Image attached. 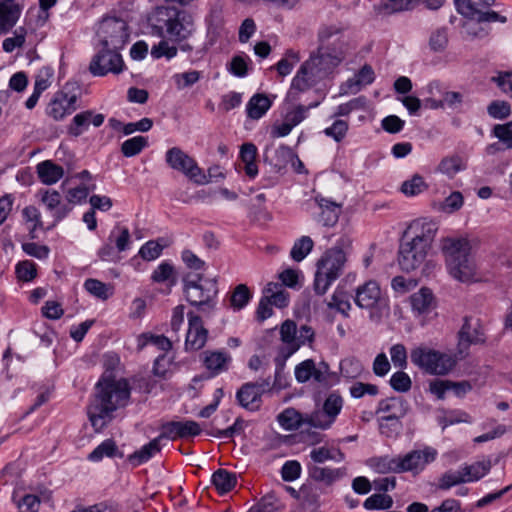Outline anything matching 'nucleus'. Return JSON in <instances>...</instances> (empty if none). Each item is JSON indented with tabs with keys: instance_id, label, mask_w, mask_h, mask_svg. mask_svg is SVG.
<instances>
[{
	"instance_id": "6ab92c4d",
	"label": "nucleus",
	"mask_w": 512,
	"mask_h": 512,
	"mask_svg": "<svg viewBox=\"0 0 512 512\" xmlns=\"http://www.w3.org/2000/svg\"><path fill=\"white\" fill-rule=\"evenodd\" d=\"M280 339L282 344L278 347V355L275 363L279 366L286 362L298 349L297 325L293 320H285L280 327Z\"/></svg>"
},
{
	"instance_id": "20e7f679",
	"label": "nucleus",
	"mask_w": 512,
	"mask_h": 512,
	"mask_svg": "<svg viewBox=\"0 0 512 512\" xmlns=\"http://www.w3.org/2000/svg\"><path fill=\"white\" fill-rule=\"evenodd\" d=\"M341 29L331 25L323 26L318 31V48L311 53L308 61L325 77L333 72L346 57V43L339 36Z\"/></svg>"
},
{
	"instance_id": "423d86ee",
	"label": "nucleus",
	"mask_w": 512,
	"mask_h": 512,
	"mask_svg": "<svg viewBox=\"0 0 512 512\" xmlns=\"http://www.w3.org/2000/svg\"><path fill=\"white\" fill-rule=\"evenodd\" d=\"M436 451L432 448L424 450H413L403 457H392L389 455L372 457L369 459V466L377 473H403L422 471L425 466L436 458Z\"/></svg>"
},
{
	"instance_id": "09e8293b",
	"label": "nucleus",
	"mask_w": 512,
	"mask_h": 512,
	"mask_svg": "<svg viewBox=\"0 0 512 512\" xmlns=\"http://www.w3.org/2000/svg\"><path fill=\"white\" fill-rule=\"evenodd\" d=\"M393 506V499L390 495L376 493L369 496L363 503L366 510H387Z\"/></svg>"
},
{
	"instance_id": "a18cd8bd",
	"label": "nucleus",
	"mask_w": 512,
	"mask_h": 512,
	"mask_svg": "<svg viewBox=\"0 0 512 512\" xmlns=\"http://www.w3.org/2000/svg\"><path fill=\"white\" fill-rule=\"evenodd\" d=\"M314 242L309 236L297 239L291 248L290 256L296 262H301L313 249Z\"/></svg>"
},
{
	"instance_id": "49530a36",
	"label": "nucleus",
	"mask_w": 512,
	"mask_h": 512,
	"mask_svg": "<svg viewBox=\"0 0 512 512\" xmlns=\"http://www.w3.org/2000/svg\"><path fill=\"white\" fill-rule=\"evenodd\" d=\"M148 146V139L144 136H135L125 140L121 145V152L125 157L138 155Z\"/></svg>"
},
{
	"instance_id": "e2e57ef3",
	"label": "nucleus",
	"mask_w": 512,
	"mask_h": 512,
	"mask_svg": "<svg viewBox=\"0 0 512 512\" xmlns=\"http://www.w3.org/2000/svg\"><path fill=\"white\" fill-rule=\"evenodd\" d=\"M389 383L393 390L400 393L408 392L412 386L410 376L404 371H397L392 374Z\"/></svg>"
},
{
	"instance_id": "473e14b6",
	"label": "nucleus",
	"mask_w": 512,
	"mask_h": 512,
	"mask_svg": "<svg viewBox=\"0 0 512 512\" xmlns=\"http://www.w3.org/2000/svg\"><path fill=\"white\" fill-rule=\"evenodd\" d=\"M212 484L219 494L230 492L237 483L236 474L225 469H218L212 474Z\"/></svg>"
},
{
	"instance_id": "3c124183",
	"label": "nucleus",
	"mask_w": 512,
	"mask_h": 512,
	"mask_svg": "<svg viewBox=\"0 0 512 512\" xmlns=\"http://www.w3.org/2000/svg\"><path fill=\"white\" fill-rule=\"evenodd\" d=\"M466 483L463 477L462 471L459 468L458 470H448L443 473L438 479L437 488L439 490H449L454 486Z\"/></svg>"
},
{
	"instance_id": "a19ab883",
	"label": "nucleus",
	"mask_w": 512,
	"mask_h": 512,
	"mask_svg": "<svg viewBox=\"0 0 512 512\" xmlns=\"http://www.w3.org/2000/svg\"><path fill=\"white\" fill-rule=\"evenodd\" d=\"M330 309H335L345 317H348V312L351 309L350 295L342 288L337 287L328 303Z\"/></svg>"
},
{
	"instance_id": "1a4fd4ad",
	"label": "nucleus",
	"mask_w": 512,
	"mask_h": 512,
	"mask_svg": "<svg viewBox=\"0 0 512 512\" xmlns=\"http://www.w3.org/2000/svg\"><path fill=\"white\" fill-rule=\"evenodd\" d=\"M410 360L413 365L430 375H446L456 365L452 356L425 345L411 349Z\"/></svg>"
},
{
	"instance_id": "bf43d9fd",
	"label": "nucleus",
	"mask_w": 512,
	"mask_h": 512,
	"mask_svg": "<svg viewBox=\"0 0 512 512\" xmlns=\"http://www.w3.org/2000/svg\"><path fill=\"white\" fill-rule=\"evenodd\" d=\"M362 365L355 358H346L340 363V372L344 378L355 379L362 373Z\"/></svg>"
},
{
	"instance_id": "0e129e2a",
	"label": "nucleus",
	"mask_w": 512,
	"mask_h": 512,
	"mask_svg": "<svg viewBox=\"0 0 512 512\" xmlns=\"http://www.w3.org/2000/svg\"><path fill=\"white\" fill-rule=\"evenodd\" d=\"M248 61H250V59L246 55H235L231 59L227 69L236 77H245L248 74Z\"/></svg>"
},
{
	"instance_id": "b1692460",
	"label": "nucleus",
	"mask_w": 512,
	"mask_h": 512,
	"mask_svg": "<svg viewBox=\"0 0 512 512\" xmlns=\"http://www.w3.org/2000/svg\"><path fill=\"white\" fill-rule=\"evenodd\" d=\"M21 14V7L14 0L0 1V32L7 33L10 31Z\"/></svg>"
},
{
	"instance_id": "5701e85b",
	"label": "nucleus",
	"mask_w": 512,
	"mask_h": 512,
	"mask_svg": "<svg viewBox=\"0 0 512 512\" xmlns=\"http://www.w3.org/2000/svg\"><path fill=\"white\" fill-rule=\"evenodd\" d=\"M409 410L408 402L402 397H389L379 401L376 414L385 413L387 417L403 419Z\"/></svg>"
},
{
	"instance_id": "39448f33",
	"label": "nucleus",
	"mask_w": 512,
	"mask_h": 512,
	"mask_svg": "<svg viewBox=\"0 0 512 512\" xmlns=\"http://www.w3.org/2000/svg\"><path fill=\"white\" fill-rule=\"evenodd\" d=\"M185 300L206 317L212 315L218 305V284L215 279H209L202 272L185 273L182 277Z\"/></svg>"
},
{
	"instance_id": "ddd939ff",
	"label": "nucleus",
	"mask_w": 512,
	"mask_h": 512,
	"mask_svg": "<svg viewBox=\"0 0 512 512\" xmlns=\"http://www.w3.org/2000/svg\"><path fill=\"white\" fill-rule=\"evenodd\" d=\"M343 408V398L336 392L330 393L322 406V410L314 411L307 423L314 428L326 430L336 421Z\"/></svg>"
},
{
	"instance_id": "7c9ffc66",
	"label": "nucleus",
	"mask_w": 512,
	"mask_h": 512,
	"mask_svg": "<svg viewBox=\"0 0 512 512\" xmlns=\"http://www.w3.org/2000/svg\"><path fill=\"white\" fill-rule=\"evenodd\" d=\"M272 106V101L262 93L254 94L246 105L247 117L257 120L263 117Z\"/></svg>"
},
{
	"instance_id": "0eeeda50",
	"label": "nucleus",
	"mask_w": 512,
	"mask_h": 512,
	"mask_svg": "<svg viewBox=\"0 0 512 512\" xmlns=\"http://www.w3.org/2000/svg\"><path fill=\"white\" fill-rule=\"evenodd\" d=\"M346 261V253L340 247L325 251L316 264L317 270L313 282L315 294L322 296L327 292L331 284L343 273Z\"/></svg>"
},
{
	"instance_id": "c756f323",
	"label": "nucleus",
	"mask_w": 512,
	"mask_h": 512,
	"mask_svg": "<svg viewBox=\"0 0 512 512\" xmlns=\"http://www.w3.org/2000/svg\"><path fill=\"white\" fill-rule=\"evenodd\" d=\"M37 174L43 184L52 185L64 176V169L51 160H45L37 165Z\"/></svg>"
},
{
	"instance_id": "13d9d810",
	"label": "nucleus",
	"mask_w": 512,
	"mask_h": 512,
	"mask_svg": "<svg viewBox=\"0 0 512 512\" xmlns=\"http://www.w3.org/2000/svg\"><path fill=\"white\" fill-rule=\"evenodd\" d=\"M22 216L26 222H32L33 225L29 229V235L31 239L36 238L34 232L37 229L43 228V222L41 221V214L35 206H27L22 210Z\"/></svg>"
},
{
	"instance_id": "9b49d317",
	"label": "nucleus",
	"mask_w": 512,
	"mask_h": 512,
	"mask_svg": "<svg viewBox=\"0 0 512 512\" xmlns=\"http://www.w3.org/2000/svg\"><path fill=\"white\" fill-rule=\"evenodd\" d=\"M313 61L306 60L302 63L296 75L293 77L287 98L291 101H299L300 95L316 86L326 78L314 65Z\"/></svg>"
},
{
	"instance_id": "aec40b11",
	"label": "nucleus",
	"mask_w": 512,
	"mask_h": 512,
	"mask_svg": "<svg viewBox=\"0 0 512 512\" xmlns=\"http://www.w3.org/2000/svg\"><path fill=\"white\" fill-rule=\"evenodd\" d=\"M201 431L200 425L193 420L168 421L163 423L160 427V438L172 441L176 439H187L198 436Z\"/></svg>"
},
{
	"instance_id": "9d476101",
	"label": "nucleus",
	"mask_w": 512,
	"mask_h": 512,
	"mask_svg": "<svg viewBox=\"0 0 512 512\" xmlns=\"http://www.w3.org/2000/svg\"><path fill=\"white\" fill-rule=\"evenodd\" d=\"M165 161L167 165L184 174L189 180L197 185L209 183L204 171L198 166L194 158L188 155L179 147H172L166 151Z\"/></svg>"
},
{
	"instance_id": "338daca9",
	"label": "nucleus",
	"mask_w": 512,
	"mask_h": 512,
	"mask_svg": "<svg viewBox=\"0 0 512 512\" xmlns=\"http://www.w3.org/2000/svg\"><path fill=\"white\" fill-rule=\"evenodd\" d=\"M84 288L91 295L106 300L109 298L110 294L108 293V287L105 283L100 280L89 278L84 282Z\"/></svg>"
},
{
	"instance_id": "f03ea898",
	"label": "nucleus",
	"mask_w": 512,
	"mask_h": 512,
	"mask_svg": "<svg viewBox=\"0 0 512 512\" xmlns=\"http://www.w3.org/2000/svg\"><path fill=\"white\" fill-rule=\"evenodd\" d=\"M151 34L173 43L187 41L195 31L193 16L174 6H159L148 17Z\"/></svg>"
},
{
	"instance_id": "c9c22d12",
	"label": "nucleus",
	"mask_w": 512,
	"mask_h": 512,
	"mask_svg": "<svg viewBox=\"0 0 512 512\" xmlns=\"http://www.w3.org/2000/svg\"><path fill=\"white\" fill-rule=\"evenodd\" d=\"M104 457L114 458L123 457V453L119 451L116 442L109 438L99 444L89 455L88 460L92 462H99Z\"/></svg>"
},
{
	"instance_id": "4468645a",
	"label": "nucleus",
	"mask_w": 512,
	"mask_h": 512,
	"mask_svg": "<svg viewBox=\"0 0 512 512\" xmlns=\"http://www.w3.org/2000/svg\"><path fill=\"white\" fill-rule=\"evenodd\" d=\"M123 69L124 61L119 51L104 46L93 56L89 64V71L93 76L119 74Z\"/></svg>"
},
{
	"instance_id": "2eb2a0df",
	"label": "nucleus",
	"mask_w": 512,
	"mask_h": 512,
	"mask_svg": "<svg viewBox=\"0 0 512 512\" xmlns=\"http://www.w3.org/2000/svg\"><path fill=\"white\" fill-rule=\"evenodd\" d=\"M427 254V249L402 235L397 258L402 271L410 272L420 267L425 261Z\"/></svg>"
},
{
	"instance_id": "72a5a7b5",
	"label": "nucleus",
	"mask_w": 512,
	"mask_h": 512,
	"mask_svg": "<svg viewBox=\"0 0 512 512\" xmlns=\"http://www.w3.org/2000/svg\"><path fill=\"white\" fill-rule=\"evenodd\" d=\"M257 147L253 143H244L240 148V159L245 164L246 175L253 179L258 175L256 164Z\"/></svg>"
},
{
	"instance_id": "f257e3e1",
	"label": "nucleus",
	"mask_w": 512,
	"mask_h": 512,
	"mask_svg": "<svg viewBox=\"0 0 512 512\" xmlns=\"http://www.w3.org/2000/svg\"><path fill=\"white\" fill-rule=\"evenodd\" d=\"M96 393L87 407V415L96 432L102 431L113 419V412L125 407L130 398V386L125 378L101 377Z\"/></svg>"
},
{
	"instance_id": "680f3d73",
	"label": "nucleus",
	"mask_w": 512,
	"mask_h": 512,
	"mask_svg": "<svg viewBox=\"0 0 512 512\" xmlns=\"http://www.w3.org/2000/svg\"><path fill=\"white\" fill-rule=\"evenodd\" d=\"M53 75V68L49 66L42 67L35 77L33 91L42 94L51 85V79Z\"/></svg>"
},
{
	"instance_id": "2f4dec72",
	"label": "nucleus",
	"mask_w": 512,
	"mask_h": 512,
	"mask_svg": "<svg viewBox=\"0 0 512 512\" xmlns=\"http://www.w3.org/2000/svg\"><path fill=\"white\" fill-rule=\"evenodd\" d=\"M308 475L316 482H323L326 485H332L335 481L342 477L340 469L320 467L317 465L307 466Z\"/></svg>"
},
{
	"instance_id": "864d4df0",
	"label": "nucleus",
	"mask_w": 512,
	"mask_h": 512,
	"mask_svg": "<svg viewBox=\"0 0 512 512\" xmlns=\"http://www.w3.org/2000/svg\"><path fill=\"white\" fill-rule=\"evenodd\" d=\"M378 423L380 433L388 438L398 435L403 427L402 419H396V417L381 416Z\"/></svg>"
},
{
	"instance_id": "6e6d98bb",
	"label": "nucleus",
	"mask_w": 512,
	"mask_h": 512,
	"mask_svg": "<svg viewBox=\"0 0 512 512\" xmlns=\"http://www.w3.org/2000/svg\"><path fill=\"white\" fill-rule=\"evenodd\" d=\"M300 61L299 53L294 50H288L285 56L276 64V70L282 77L291 73L293 67Z\"/></svg>"
},
{
	"instance_id": "a878e982",
	"label": "nucleus",
	"mask_w": 512,
	"mask_h": 512,
	"mask_svg": "<svg viewBox=\"0 0 512 512\" xmlns=\"http://www.w3.org/2000/svg\"><path fill=\"white\" fill-rule=\"evenodd\" d=\"M412 310L417 314H427L436 307L435 297L431 289L422 287L410 296Z\"/></svg>"
},
{
	"instance_id": "4d7b16f0",
	"label": "nucleus",
	"mask_w": 512,
	"mask_h": 512,
	"mask_svg": "<svg viewBox=\"0 0 512 512\" xmlns=\"http://www.w3.org/2000/svg\"><path fill=\"white\" fill-rule=\"evenodd\" d=\"M115 237L118 252L126 251L130 244V232L127 227L116 225L110 233L109 240Z\"/></svg>"
},
{
	"instance_id": "603ef678",
	"label": "nucleus",
	"mask_w": 512,
	"mask_h": 512,
	"mask_svg": "<svg viewBox=\"0 0 512 512\" xmlns=\"http://www.w3.org/2000/svg\"><path fill=\"white\" fill-rule=\"evenodd\" d=\"M151 279L156 283L170 281V284L174 285L176 283L174 266L169 262H162L153 271Z\"/></svg>"
},
{
	"instance_id": "6e6552de",
	"label": "nucleus",
	"mask_w": 512,
	"mask_h": 512,
	"mask_svg": "<svg viewBox=\"0 0 512 512\" xmlns=\"http://www.w3.org/2000/svg\"><path fill=\"white\" fill-rule=\"evenodd\" d=\"M81 85L78 81H67L56 91L45 109L46 115L54 121H62L79 108Z\"/></svg>"
},
{
	"instance_id": "69168bd1",
	"label": "nucleus",
	"mask_w": 512,
	"mask_h": 512,
	"mask_svg": "<svg viewBox=\"0 0 512 512\" xmlns=\"http://www.w3.org/2000/svg\"><path fill=\"white\" fill-rule=\"evenodd\" d=\"M201 78V72L197 70H191L183 73H177L173 76L176 87L181 90L191 87L197 83Z\"/></svg>"
},
{
	"instance_id": "4be33fe9",
	"label": "nucleus",
	"mask_w": 512,
	"mask_h": 512,
	"mask_svg": "<svg viewBox=\"0 0 512 512\" xmlns=\"http://www.w3.org/2000/svg\"><path fill=\"white\" fill-rule=\"evenodd\" d=\"M375 80V73L371 65L365 64L360 70L341 85L342 93H357L363 86L370 85Z\"/></svg>"
},
{
	"instance_id": "774afa93",
	"label": "nucleus",
	"mask_w": 512,
	"mask_h": 512,
	"mask_svg": "<svg viewBox=\"0 0 512 512\" xmlns=\"http://www.w3.org/2000/svg\"><path fill=\"white\" fill-rule=\"evenodd\" d=\"M40 498L34 494L24 495L18 502V512H39Z\"/></svg>"
},
{
	"instance_id": "8fccbe9b",
	"label": "nucleus",
	"mask_w": 512,
	"mask_h": 512,
	"mask_svg": "<svg viewBox=\"0 0 512 512\" xmlns=\"http://www.w3.org/2000/svg\"><path fill=\"white\" fill-rule=\"evenodd\" d=\"M252 294L245 284L237 285L230 297V304L234 310L243 309L251 300Z\"/></svg>"
},
{
	"instance_id": "f8f14e48",
	"label": "nucleus",
	"mask_w": 512,
	"mask_h": 512,
	"mask_svg": "<svg viewBox=\"0 0 512 512\" xmlns=\"http://www.w3.org/2000/svg\"><path fill=\"white\" fill-rule=\"evenodd\" d=\"M127 30V23L120 18L103 19L99 28L101 45L119 51L129 39Z\"/></svg>"
},
{
	"instance_id": "f704fd0d",
	"label": "nucleus",
	"mask_w": 512,
	"mask_h": 512,
	"mask_svg": "<svg viewBox=\"0 0 512 512\" xmlns=\"http://www.w3.org/2000/svg\"><path fill=\"white\" fill-rule=\"evenodd\" d=\"M492 464L490 460L474 462L470 465L461 466L465 482H475L487 475L491 470Z\"/></svg>"
},
{
	"instance_id": "7ed1b4c3",
	"label": "nucleus",
	"mask_w": 512,
	"mask_h": 512,
	"mask_svg": "<svg viewBox=\"0 0 512 512\" xmlns=\"http://www.w3.org/2000/svg\"><path fill=\"white\" fill-rule=\"evenodd\" d=\"M441 251L446 269L452 278L462 283L470 282L475 278L477 265L471 254V242L467 237L443 238Z\"/></svg>"
},
{
	"instance_id": "393cba45",
	"label": "nucleus",
	"mask_w": 512,
	"mask_h": 512,
	"mask_svg": "<svg viewBox=\"0 0 512 512\" xmlns=\"http://www.w3.org/2000/svg\"><path fill=\"white\" fill-rule=\"evenodd\" d=\"M315 202L321 209L318 221L326 227H333L338 222L341 206L322 196H316Z\"/></svg>"
},
{
	"instance_id": "cd10ccee",
	"label": "nucleus",
	"mask_w": 512,
	"mask_h": 512,
	"mask_svg": "<svg viewBox=\"0 0 512 512\" xmlns=\"http://www.w3.org/2000/svg\"><path fill=\"white\" fill-rule=\"evenodd\" d=\"M459 345L468 348L472 344H479L485 342V336L482 332L480 325L477 323L472 327L471 318L466 316L464 323L458 332Z\"/></svg>"
},
{
	"instance_id": "dca6fc26",
	"label": "nucleus",
	"mask_w": 512,
	"mask_h": 512,
	"mask_svg": "<svg viewBox=\"0 0 512 512\" xmlns=\"http://www.w3.org/2000/svg\"><path fill=\"white\" fill-rule=\"evenodd\" d=\"M438 229L439 226L436 221L420 218L413 220L402 235L410 238L429 251Z\"/></svg>"
},
{
	"instance_id": "c03bdc74",
	"label": "nucleus",
	"mask_w": 512,
	"mask_h": 512,
	"mask_svg": "<svg viewBox=\"0 0 512 512\" xmlns=\"http://www.w3.org/2000/svg\"><path fill=\"white\" fill-rule=\"evenodd\" d=\"M321 493L322 491L319 487L311 484L302 485L298 491V494L301 495V501L303 504L314 509L320 506Z\"/></svg>"
},
{
	"instance_id": "de8ad7c7",
	"label": "nucleus",
	"mask_w": 512,
	"mask_h": 512,
	"mask_svg": "<svg viewBox=\"0 0 512 512\" xmlns=\"http://www.w3.org/2000/svg\"><path fill=\"white\" fill-rule=\"evenodd\" d=\"M293 157H296V154L292 148L282 144L274 151V158L271 164L275 171L280 172L289 162L293 161Z\"/></svg>"
},
{
	"instance_id": "412c9836",
	"label": "nucleus",
	"mask_w": 512,
	"mask_h": 512,
	"mask_svg": "<svg viewBox=\"0 0 512 512\" xmlns=\"http://www.w3.org/2000/svg\"><path fill=\"white\" fill-rule=\"evenodd\" d=\"M203 365L210 372L212 377L217 376L229 369L232 358L228 352L220 350H207L203 352Z\"/></svg>"
},
{
	"instance_id": "bb28decb",
	"label": "nucleus",
	"mask_w": 512,
	"mask_h": 512,
	"mask_svg": "<svg viewBox=\"0 0 512 512\" xmlns=\"http://www.w3.org/2000/svg\"><path fill=\"white\" fill-rule=\"evenodd\" d=\"M161 440L162 438H160L159 434L156 438L142 446L139 450H136L132 454L128 455V462L131 463L133 467H137L148 462L154 455L161 452Z\"/></svg>"
},
{
	"instance_id": "4c0bfd02",
	"label": "nucleus",
	"mask_w": 512,
	"mask_h": 512,
	"mask_svg": "<svg viewBox=\"0 0 512 512\" xmlns=\"http://www.w3.org/2000/svg\"><path fill=\"white\" fill-rule=\"evenodd\" d=\"M415 8L412 0H381L376 11L379 14L392 15Z\"/></svg>"
},
{
	"instance_id": "f3484780",
	"label": "nucleus",
	"mask_w": 512,
	"mask_h": 512,
	"mask_svg": "<svg viewBox=\"0 0 512 512\" xmlns=\"http://www.w3.org/2000/svg\"><path fill=\"white\" fill-rule=\"evenodd\" d=\"M353 298L355 304L361 309H380L385 305L380 285L375 280H369L359 285Z\"/></svg>"
},
{
	"instance_id": "a211bd4d",
	"label": "nucleus",
	"mask_w": 512,
	"mask_h": 512,
	"mask_svg": "<svg viewBox=\"0 0 512 512\" xmlns=\"http://www.w3.org/2000/svg\"><path fill=\"white\" fill-rule=\"evenodd\" d=\"M188 330L186 333L184 349L186 352H195L202 349L208 339V330L204 327L200 314L193 311L187 313Z\"/></svg>"
},
{
	"instance_id": "5fc2aeb1",
	"label": "nucleus",
	"mask_w": 512,
	"mask_h": 512,
	"mask_svg": "<svg viewBox=\"0 0 512 512\" xmlns=\"http://www.w3.org/2000/svg\"><path fill=\"white\" fill-rule=\"evenodd\" d=\"M15 274L19 281L30 282L37 276L36 264L30 260L20 261L16 264Z\"/></svg>"
},
{
	"instance_id": "79ce46f5",
	"label": "nucleus",
	"mask_w": 512,
	"mask_h": 512,
	"mask_svg": "<svg viewBox=\"0 0 512 512\" xmlns=\"http://www.w3.org/2000/svg\"><path fill=\"white\" fill-rule=\"evenodd\" d=\"M244 428L245 421L242 418H237L231 426L225 429H219L212 426L210 430L207 431V434L219 439H231L235 435H240L241 433H243Z\"/></svg>"
},
{
	"instance_id": "052dcab7",
	"label": "nucleus",
	"mask_w": 512,
	"mask_h": 512,
	"mask_svg": "<svg viewBox=\"0 0 512 512\" xmlns=\"http://www.w3.org/2000/svg\"><path fill=\"white\" fill-rule=\"evenodd\" d=\"M278 422L285 430L298 429L301 425L300 414L292 408L286 409L278 415Z\"/></svg>"
},
{
	"instance_id": "37998d69",
	"label": "nucleus",
	"mask_w": 512,
	"mask_h": 512,
	"mask_svg": "<svg viewBox=\"0 0 512 512\" xmlns=\"http://www.w3.org/2000/svg\"><path fill=\"white\" fill-rule=\"evenodd\" d=\"M428 189V184L419 174H414L401 185V192L406 196H416Z\"/></svg>"
},
{
	"instance_id": "e433bc0d",
	"label": "nucleus",
	"mask_w": 512,
	"mask_h": 512,
	"mask_svg": "<svg viewBox=\"0 0 512 512\" xmlns=\"http://www.w3.org/2000/svg\"><path fill=\"white\" fill-rule=\"evenodd\" d=\"M263 294L270 300L272 305L278 308L287 307L289 304V294L282 288V285L276 282H270L263 290Z\"/></svg>"
},
{
	"instance_id": "ea45409f",
	"label": "nucleus",
	"mask_w": 512,
	"mask_h": 512,
	"mask_svg": "<svg viewBox=\"0 0 512 512\" xmlns=\"http://www.w3.org/2000/svg\"><path fill=\"white\" fill-rule=\"evenodd\" d=\"M92 116V110H86L76 114L67 127L68 134L73 137L80 136L85 130L88 129Z\"/></svg>"
},
{
	"instance_id": "c85d7f7f",
	"label": "nucleus",
	"mask_w": 512,
	"mask_h": 512,
	"mask_svg": "<svg viewBox=\"0 0 512 512\" xmlns=\"http://www.w3.org/2000/svg\"><path fill=\"white\" fill-rule=\"evenodd\" d=\"M238 404L250 411L259 409L261 396L257 393L252 383H244L236 393Z\"/></svg>"
},
{
	"instance_id": "58836bf2",
	"label": "nucleus",
	"mask_w": 512,
	"mask_h": 512,
	"mask_svg": "<svg viewBox=\"0 0 512 512\" xmlns=\"http://www.w3.org/2000/svg\"><path fill=\"white\" fill-rule=\"evenodd\" d=\"M465 169L466 165L459 155H452L443 158L437 167V170L440 173L445 174L449 178H453L458 172Z\"/></svg>"
}]
</instances>
